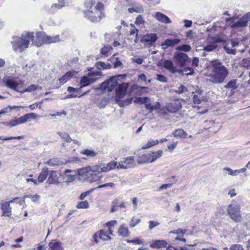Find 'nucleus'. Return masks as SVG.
Returning <instances> with one entry per match:
<instances>
[{
  "instance_id": "nucleus-1",
  "label": "nucleus",
  "mask_w": 250,
  "mask_h": 250,
  "mask_svg": "<svg viewBox=\"0 0 250 250\" xmlns=\"http://www.w3.org/2000/svg\"><path fill=\"white\" fill-rule=\"evenodd\" d=\"M212 74L209 76L208 80L214 83H222L228 75V69L217 60L211 62Z\"/></svg>"
},
{
  "instance_id": "nucleus-2",
  "label": "nucleus",
  "mask_w": 250,
  "mask_h": 250,
  "mask_svg": "<svg viewBox=\"0 0 250 250\" xmlns=\"http://www.w3.org/2000/svg\"><path fill=\"white\" fill-rule=\"evenodd\" d=\"M33 40V32L23 33L21 38L14 37L11 41L13 48L16 51L21 52L28 47L30 41Z\"/></svg>"
},
{
  "instance_id": "nucleus-3",
  "label": "nucleus",
  "mask_w": 250,
  "mask_h": 250,
  "mask_svg": "<svg viewBox=\"0 0 250 250\" xmlns=\"http://www.w3.org/2000/svg\"><path fill=\"white\" fill-rule=\"evenodd\" d=\"M104 5L100 2L97 3L94 8L84 11V16L92 22H98L104 16L103 13Z\"/></svg>"
},
{
  "instance_id": "nucleus-4",
  "label": "nucleus",
  "mask_w": 250,
  "mask_h": 250,
  "mask_svg": "<svg viewBox=\"0 0 250 250\" xmlns=\"http://www.w3.org/2000/svg\"><path fill=\"white\" fill-rule=\"evenodd\" d=\"M240 208V206L235 202H231L227 207V212L228 215L235 223H239L242 221Z\"/></svg>"
},
{
  "instance_id": "nucleus-5",
  "label": "nucleus",
  "mask_w": 250,
  "mask_h": 250,
  "mask_svg": "<svg viewBox=\"0 0 250 250\" xmlns=\"http://www.w3.org/2000/svg\"><path fill=\"white\" fill-rule=\"evenodd\" d=\"M37 117V114L34 113H27L18 118L12 119L9 122H4L2 124L5 125L13 127L18 125L25 123L29 119H34Z\"/></svg>"
},
{
  "instance_id": "nucleus-6",
  "label": "nucleus",
  "mask_w": 250,
  "mask_h": 250,
  "mask_svg": "<svg viewBox=\"0 0 250 250\" xmlns=\"http://www.w3.org/2000/svg\"><path fill=\"white\" fill-rule=\"evenodd\" d=\"M78 173L80 175L83 176L85 180L92 183L101 180L102 178V176L95 172H90V170H85L83 171V168L78 170Z\"/></svg>"
},
{
  "instance_id": "nucleus-7",
  "label": "nucleus",
  "mask_w": 250,
  "mask_h": 250,
  "mask_svg": "<svg viewBox=\"0 0 250 250\" xmlns=\"http://www.w3.org/2000/svg\"><path fill=\"white\" fill-rule=\"evenodd\" d=\"M118 83L116 77H112L109 79L103 82L98 89L104 91L106 89L111 92L117 85Z\"/></svg>"
},
{
  "instance_id": "nucleus-8",
  "label": "nucleus",
  "mask_w": 250,
  "mask_h": 250,
  "mask_svg": "<svg viewBox=\"0 0 250 250\" xmlns=\"http://www.w3.org/2000/svg\"><path fill=\"white\" fill-rule=\"evenodd\" d=\"M100 75L99 72H92L89 73L87 77L83 76L81 80V85L80 88L89 85L90 83H94L97 80L96 77Z\"/></svg>"
},
{
  "instance_id": "nucleus-9",
  "label": "nucleus",
  "mask_w": 250,
  "mask_h": 250,
  "mask_svg": "<svg viewBox=\"0 0 250 250\" xmlns=\"http://www.w3.org/2000/svg\"><path fill=\"white\" fill-rule=\"evenodd\" d=\"M173 58L175 60L176 63L181 67L186 65L187 62L189 60L188 55L181 52H175Z\"/></svg>"
},
{
  "instance_id": "nucleus-10",
  "label": "nucleus",
  "mask_w": 250,
  "mask_h": 250,
  "mask_svg": "<svg viewBox=\"0 0 250 250\" xmlns=\"http://www.w3.org/2000/svg\"><path fill=\"white\" fill-rule=\"evenodd\" d=\"M16 200H20V198L16 197L9 202L1 201L0 202V208L2 211L3 216L10 217L11 215V208L10 204L15 203Z\"/></svg>"
},
{
  "instance_id": "nucleus-11",
  "label": "nucleus",
  "mask_w": 250,
  "mask_h": 250,
  "mask_svg": "<svg viewBox=\"0 0 250 250\" xmlns=\"http://www.w3.org/2000/svg\"><path fill=\"white\" fill-rule=\"evenodd\" d=\"M2 82L8 88L21 92V90L20 89V87H19V85L21 83L14 81L12 78H11L10 77L5 76L3 77Z\"/></svg>"
},
{
  "instance_id": "nucleus-12",
  "label": "nucleus",
  "mask_w": 250,
  "mask_h": 250,
  "mask_svg": "<svg viewBox=\"0 0 250 250\" xmlns=\"http://www.w3.org/2000/svg\"><path fill=\"white\" fill-rule=\"evenodd\" d=\"M135 165V160L133 156H130L124 158L123 160L119 162V166L117 168H128L134 167Z\"/></svg>"
},
{
  "instance_id": "nucleus-13",
  "label": "nucleus",
  "mask_w": 250,
  "mask_h": 250,
  "mask_svg": "<svg viewBox=\"0 0 250 250\" xmlns=\"http://www.w3.org/2000/svg\"><path fill=\"white\" fill-rule=\"evenodd\" d=\"M48 175L49 177L47 180V183L57 185L60 183L59 180L61 176L60 173L58 172L57 171L51 170L49 172Z\"/></svg>"
},
{
  "instance_id": "nucleus-14",
  "label": "nucleus",
  "mask_w": 250,
  "mask_h": 250,
  "mask_svg": "<svg viewBox=\"0 0 250 250\" xmlns=\"http://www.w3.org/2000/svg\"><path fill=\"white\" fill-rule=\"evenodd\" d=\"M128 87L127 83H124L119 85L118 88L116 90V95L115 99L116 101H119L126 94V91Z\"/></svg>"
},
{
  "instance_id": "nucleus-15",
  "label": "nucleus",
  "mask_w": 250,
  "mask_h": 250,
  "mask_svg": "<svg viewBox=\"0 0 250 250\" xmlns=\"http://www.w3.org/2000/svg\"><path fill=\"white\" fill-rule=\"evenodd\" d=\"M47 35L44 32H39L36 33V41L34 44L38 47H40L44 44H46Z\"/></svg>"
},
{
  "instance_id": "nucleus-16",
  "label": "nucleus",
  "mask_w": 250,
  "mask_h": 250,
  "mask_svg": "<svg viewBox=\"0 0 250 250\" xmlns=\"http://www.w3.org/2000/svg\"><path fill=\"white\" fill-rule=\"evenodd\" d=\"M181 107V104L178 100H175L166 106L167 110L171 113L176 112Z\"/></svg>"
},
{
  "instance_id": "nucleus-17",
  "label": "nucleus",
  "mask_w": 250,
  "mask_h": 250,
  "mask_svg": "<svg viewBox=\"0 0 250 250\" xmlns=\"http://www.w3.org/2000/svg\"><path fill=\"white\" fill-rule=\"evenodd\" d=\"M181 40L179 39H168L162 42L161 45L164 50H166L169 47H173L175 44L180 42Z\"/></svg>"
},
{
  "instance_id": "nucleus-18",
  "label": "nucleus",
  "mask_w": 250,
  "mask_h": 250,
  "mask_svg": "<svg viewBox=\"0 0 250 250\" xmlns=\"http://www.w3.org/2000/svg\"><path fill=\"white\" fill-rule=\"evenodd\" d=\"M158 37L156 34H147L144 35L142 39V41L144 42H147L149 45H152L157 40Z\"/></svg>"
},
{
  "instance_id": "nucleus-19",
  "label": "nucleus",
  "mask_w": 250,
  "mask_h": 250,
  "mask_svg": "<svg viewBox=\"0 0 250 250\" xmlns=\"http://www.w3.org/2000/svg\"><path fill=\"white\" fill-rule=\"evenodd\" d=\"M103 164H99L92 167H87L83 168V171L85 170H90V172H95L100 175L101 172H104L103 171Z\"/></svg>"
},
{
  "instance_id": "nucleus-20",
  "label": "nucleus",
  "mask_w": 250,
  "mask_h": 250,
  "mask_svg": "<svg viewBox=\"0 0 250 250\" xmlns=\"http://www.w3.org/2000/svg\"><path fill=\"white\" fill-rule=\"evenodd\" d=\"M154 17L159 22L164 23H170L171 22L169 18L162 12H156Z\"/></svg>"
},
{
  "instance_id": "nucleus-21",
  "label": "nucleus",
  "mask_w": 250,
  "mask_h": 250,
  "mask_svg": "<svg viewBox=\"0 0 250 250\" xmlns=\"http://www.w3.org/2000/svg\"><path fill=\"white\" fill-rule=\"evenodd\" d=\"M119 166V162L116 161H111L110 162L106 164H103V171L104 172H107L109 170L115 169V168H117V167Z\"/></svg>"
},
{
  "instance_id": "nucleus-22",
  "label": "nucleus",
  "mask_w": 250,
  "mask_h": 250,
  "mask_svg": "<svg viewBox=\"0 0 250 250\" xmlns=\"http://www.w3.org/2000/svg\"><path fill=\"white\" fill-rule=\"evenodd\" d=\"M77 73L75 71L67 72L59 79L60 83L61 84L64 83L68 80H70L72 77L76 75Z\"/></svg>"
},
{
  "instance_id": "nucleus-23",
  "label": "nucleus",
  "mask_w": 250,
  "mask_h": 250,
  "mask_svg": "<svg viewBox=\"0 0 250 250\" xmlns=\"http://www.w3.org/2000/svg\"><path fill=\"white\" fill-rule=\"evenodd\" d=\"M163 67L172 73L177 72L176 67L174 66L173 63L170 60H165L163 63Z\"/></svg>"
},
{
  "instance_id": "nucleus-24",
  "label": "nucleus",
  "mask_w": 250,
  "mask_h": 250,
  "mask_svg": "<svg viewBox=\"0 0 250 250\" xmlns=\"http://www.w3.org/2000/svg\"><path fill=\"white\" fill-rule=\"evenodd\" d=\"M48 168L46 167H43L41 172L39 174L38 178V182L39 183H42L47 178L48 175Z\"/></svg>"
},
{
  "instance_id": "nucleus-25",
  "label": "nucleus",
  "mask_w": 250,
  "mask_h": 250,
  "mask_svg": "<svg viewBox=\"0 0 250 250\" xmlns=\"http://www.w3.org/2000/svg\"><path fill=\"white\" fill-rule=\"evenodd\" d=\"M150 154L149 153L144 154L138 157L137 162L139 164H144L146 163H151Z\"/></svg>"
},
{
  "instance_id": "nucleus-26",
  "label": "nucleus",
  "mask_w": 250,
  "mask_h": 250,
  "mask_svg": "<svg viewBox=\"0 0 250 250\" xmlns=\"http://www.w3.org/2000/svg\"><path fill=\"white\" fill-rule=\"evenodd\" d=\"M125 226V224L122 225L118 231V235L123 237H127L129 235V231L128 228Z\"/></svg>"
},
{
  "instance_id": "nucleus-27",
  "label": "nucleus",
  "mask_w": 250,
  "mask_h": 250,
  "mask_svg": "<svg viewBox=\"0 0 250 250\" xmlns=\"http://www.w3.org/2000/svg\"><path fill=\"white\" fill-rule=\"evenodd\" d=\"M172 134L177 138H185L188 134L183 129H177L174 130Z\"/></svg>"
},
{
  "instance_id": "nucleus-28",
  "label": "nucleus",
  "mask_w": 250,
  "mask_h": 250,
  "mask_svg": "<svg viewBox=\"0 0 250 250\" xmlns=\"http://www.w3.org/2000/svg\"><path fill=\"white\" fill-rule=\"evenodd\" d=\"M50 250H62L61 243L57 240H53L49 244Z\"/></svg>"
},
{
  "instance_id": "nucleus-29",
  "label": "nucleus",
  "mask_w": 250,
  "mask_h": 250,
  "mask_svg": "<svg viewBox=\"0 0 250 250\" xmlns=\"http://www.w3.org/2000/svg\"><path fill=\"white\" fill-rule=\"evenodd\" d=\"M167 243L165 240H156L151 244H150V247L151 248H164L167 246Z\"/></svg>"
},
{
  "instance_id": "nucleus-30",
  "label": "nucleus",
  "mask_w": 250,
  "mask_h": 250,
  "mask_svg": "<svg viewBox=\"0 0 250 250\" xmlns=\"http://www.w3.org/2000/svg\"><path fill=\"white\" fill-rule=\"evenodd\" d=\"M45 164L50 166H56L61 165L62 164V163L58 158H53L47 161L46 162H45Z\"/></svg>"
},
{
  "instance_id": "nucleus-31",
  "label": "nucleus",
  "mask_w": 250,
  "mask_h": 250,
  "mask_svg": "<svg viewBox=\"0 0 250 250\" xmlns=\"http://www.w3.org/2000/svg\"><path fill=\"white\" fill-rule=\"evenodd\" d=\"M202 92V91H196V93L198 94H196L194 93H193L194 94L192 98L193 102L195 104H198L201 103L202 100H203L202 97L201 96Z\"/></svg>"
},
{
  "instance_id": "nucleus-32",
  "label": "nucleus",
  "mask_w": 250,
  "mask_h": 250,
  "mask_svg": "<svg viewBox=\"0 0 250 250\" xmlns=\"http://www.w3.org/2000/svg\"><path fill=\"white\" fill-rule=\"evenodd\" d=\"M248 25V23L247 21H245L242 18L239 21H237L236 22H234L232 25V28H236V27H246Z\"/></svg>"
},
{
  "instance_id": "nucleus-33",
  "label": "nucleus",
  "mask_w": 250,
  "mask_h": 250,
  "mask_svg": "<svg viewBox=\"0 0 250 250\" xmlns=\"http://www.w3.org/2000/svg\"><path fill=\"white\" fill-rule=\"evenodd\" d=\"M149 154L151 155L150 160L151 162H153L155 160H156L158 158H160L162 156L163 154V151L161 150H159L155 152L149 153Z\"/></svg>"
},
{
  "instance_id": "nucleus-34",
  "label": "nucleus",
  "mask_w": 250,
  "mask_h": 250,
  "mask_svg": "<svg viewBox=\"0 0 250 250\" xmlns=\"http://www.w3.org/2000/svg\"><path fill=\"white\" fill-rule=\"evenodd\" d=\"M96 66L99 69H108L111 68V65L109 63L98 62L96 63Z\"/></svg>"
},
{
  "instance_id": "nucleus-35",
  "label": "nucleus",
  "mask_w": 250,
  "mask_h": 250,
  "mask_svg": "<svg viewBox=\"0 0 250 250\" xmlns=\"http://www.w3.org/2000/svg\"><path fill=\"white\" fill-rule=\"evenodd\" d=\"M57 134L59 135L62 139L65 140L67 143H70L72 139L70 135L66 132H58Z\"/></svg>"
},
{
  "instance_id": "nucleus-36",
  "label": "nucleus",
  "mask_w": 250,
  "mask_h": 250,
  "mask_svg": "<svg viewBox=\"0 0 250 250\" xmlns=\"http://www.w3.org/2000/svg\"><path fill=\"white\" fill-rule=\"evenodd\" d=\"M46 44H49L51 43H56L60 42V36L56 35L55 36H47Z\"/></svg>"
},
{
  "instance_id": "nucleus-37",
  "label": "nucleus",
  "mask_w": 250,
  "mask_h": 250,
  "mask_svg": "<svg viewBox=\"0 0 250 250\" xmlns=\"http://www.w3.org/2000/svg\"><path fill=\"white\" fill-rule=\"evenodd\" d=\"M159 141L158 140H156L155 141L150 140L147 142L146 145L143 146L142 147V149H146L147 148H149L151 146L156 145L159 143Z\"/></svg>"
},
{
  "instance_id": "nucleus-38",
  "label": "nucleus",
  "mask_w": 250,
  "mask_h": 250,
  "mask_svg": "<svg viewBox=\"0 0 250 250\" xmlns=\"http://www.w3.org/2000/svg\"><path fill=\"white\" fill-rule=\"evenodd\" d=\"M82 154L85 155L87 156L95 157L97 155V153L94 150L90 149H85L82 150L81 152Z\"/></svg>"
},
{
  "instance_id": "nucleus-39",
  "label": "nucleus",
  "mask_w": 250,
  "mask_h": 250,
  "mask_svg": "<svg viewBox=\"0 0 250 250\" xmlns=\"http://www.w3.org/2000/svg\"><path fill=\"white\" fill-rule=\"evenodd\" d=\"M67 2V0H58V4H53L51 8L52 9H59L61 8L65 5V3Z\"/></svg>"
},
{
  "instance_id": "nucleus-40",
  "label": "nucleus",
  "mask_w": 250,
  "mask_h": 250,
  "mask_svg": "<svg viewBox=\"0 0 250 250\" xmlns=\"http://www.w3.org/2000/svg\"><path fill=\"white\" fill-rule=\"evenodd\" d=\"M99 239L104 241L108 240L111 239L109 235L107 234V232H104L103 230H100L99 232Z\"/></svg>"
},
{
  "instance_id": "nucleus-41",
  "label": "nucleus",
  "mask_w": 250,
  "mask_h": 250,
  "mask_svg": "<svg viewBox=\"0 0 250 250\" xmlns=\"http://www.w3.org/2000/svg\"><path fill=\"white\" fill-rule=\"evenodd\" d=\"M24 138V136H16V137H5L4 136H0V140L2 141H8L11 140H21L23 139Z\"/></svg>"
},
{
  "instance_id": "nucleus-42",
  "label": "nucleus",
  "mask_w": 250,
  "mask_h": 250,
  "mask_svg": "<svg viewBox=\"0 0 250 250\" xmlns=\"http://www.w3.org/2000/svg\"><path fill=\"white\" fill-rule=\"evenodd\" d=\"M128 11L130 13H132L134 12L137 13H142L144 11V9L142 6H136L135 7L128 8Z\"/></svg>"
},
{
  "instance_id": "nucleus-43",
  "label": "nucleus",
  "mask_w": 250,
  "mask_h": 250,
  "mask_svg": "<svg viewBox=\"0 0 250 250\" xmlns=\"http://www.w3.org/2000/svg\"><path fill=\"white\" fill-rule=\"evenodd\" d=\"M191 46L189 45L184 44L176 48V50H182L185 52H188L191 50Z\"/></svg>"
},
{
  "instance_id": "nucleus-44",
  "label": "nucleus",
  "mask_w": 250,
  "mask_h": 250,
  "mask_svg": "<svg viewBox=\"0 0 250 250\" xmlns=\"http://www.w3.org/2000/svg\"><path fill=\"white\" fill-rule=\"evenodd\" d=\"M76 207L78 208H87L89 207V203L86 200L81 201L77 205Z\"/></svg>"
},
{
  "instance_id": "nucleus-45",
  "label": "nucleus",
  "mask_w": 250,
  "mask_h": 250,
  "mask_svg": "<svg viewBox=\"0 0 250 250\" xmlns=\"http://www.w3.org/2000/svg\"><path fill=\"white\" fill-rule=\"evenodd\" d=\"M177 94H182L188 91V89L186 86L183 84H181L177 89L173 90Z\"/></svg>"
},
{
  "instance_id": "nucleus-46",
  "label": "nucleus",
  "mask_w": 250,
  "mask_h": 250,
  "mask_svg": "<svg viewBox=\"0 0 250 250\" xmlns=\"http://www.w3.org/2000/svg\"><path fill=\"white\" fill-rule=\"evenodd\" d=\"M30 198L32 199V200L34 202H36V201H38L39 200V199L40 198V195H38V194H35V195H25L23 197V199H25V198Z\"/></svg>"
},
{
  "instance_id": "nucleus-47",
  "label": "nucleus",
  "mask_w": 250,
  "mask_h": 250,
  "mask_svg": "<svg viewBox=\"0 0 250 250\" xmlns=\"http://www.w3.org/2000/svg\"><path fill=\"white\" fill-rule=\"evenodd\" d=\"M224 170L228 171L229 172V175L231 176H237L239 174L238 170H232L229 167L224 168Z\"/></svg>"
},
{
  "instance_id": "nucleus-48",
  "label": "nucleus",
  "mask_w": 250,
  "mask_h": 250,
  "mask_svg": "<svg viewBox=\"0 0 250 250\" xmlns=\"http://www.w3.org/2000/svg\"><path fill=\"white\" fill-rule=\"evenodd\" d=\"M216 47L217 46L215 44H208L204 47L203 50L207 52H210L214 50Z\"/></svg>"
},
{
  "instance_id": "nucleus-49",
  "label": "nucleus",
  "mask_w": 250,
  "mask_h": 250,
  "mask_svg": "<svg viewBox=\"0 0 250 250\" xmlns=\"http://www.w3.org/2000/svg\"><path fill=\"white\" fill-rule=\"evenodd\" d=\"M236 83V80H232L228 82V83L225 85V88H233L235 87Z\"/></svg>"
},
{
  "instance_id": "nucleus-50",
  "label": "nucleus",
  "mask_w": 250,
  "mask_h": 250,
  "mask_svg": "<svg viewBox=\"0 0 250 250\" xmlns=\"http://www.w3.org/2000/svg\"><path fill=\"white\" fill-rule=\"evenodd\" d=\"M126 242L128 243H134V244H138V245H142L143 243V241L139 238H137L135 239L130 240H126Z\"/></svg>"
},
{
  "instance_id": "nucleus-51",
  "label": "nucleus",
  "mask_w": 250,
  "mask_h": 250,
  "mask_svg": "<svg viewBox=\"0 0 250 250\" xmlns=\"http://www.w3.org/2000/svg\"><path fill=\"white\" fill-rule=\"evenodd\" d=\"M37 86L34 84H32L30 86H29L28 88L24 89V90H21V93H24L25 92H31L33 91H34L36 89Z\"/></svg>"
},
{
  "instance_id": "nucleus-52",
  "label": "nucleus",
  "mask_w": 250,
  "mask_h": 250,
  "mask_svg": "<svg viewBox=\"0 0 250 250\" xmlns=\"http://www.w3.org/2000/svg\"><path fill=\"white\" fill-rule=\"evenodd\" d=\"M140 221L141 220L140 219H135L134 218H132L129 224L130 227H134L136 225L139 224Z\"/></svg>"
},
{
  "instance_id": "nucleus-53",
  "label": "nucleus",
  "mask_w": 250,
  "mask_h": 250,
  "mask_svg": "<svg viewBox=\"0 0 250 250\" xmlns=\"http://www.w3.org/2000/svg\"><path fill=\"white\" fill-rule=\"evenodd\" d=\"M187 230L186 229H177L176 230H172L170 231V233L172 234H181L182 235H184L186 232Z\"/></svg>"
},
{
  "instance_id": "nucleus-54",
  "label": "nucleus",
  "mask_w": 250,
  "mask_h": 250,
  "mask_svg": "<svg viewBox=\"0 0 250 250\" xmlns=\"http://www.w3.org/2000/svg\"><path fill=\"white\" fill-rule=\"evenodd\" d=\"M94 5V2L91 0H87L85 3L84 6L87 9L91 10L92 9V6Z\"/></svg>"
},
{
  "instance_id": "nucleus-55",
  "label": "nucleus",
  "mask_w": 250,
  "mask_h": 250,
  "mask_svg": "<svg viewBox=\"0 0 250 250\" xmlns=\"http://www.w3.org/2000/svg\"><path fill=\"white\" fill-rule=\"evenodd\" d=\"M112 49V47L110 46H104L102 48L101 53L103 55H106Z\"/></svg>"
},
{
  "instance_id": "nucleus-56",
  "label": "nucleus",
  "mask_w": 250,
  "mask_h": 250,
  "mask_svg": "<svg viewBox=\"0 0 250 250\" xmlns=\"http://www.w3.org/2000/svg\"><path fill=\"white\" fill-rule=\"evenodd\" d=\"M114 186H115V184L113 183H108L106 184L100 185L98 187L95 188L94 189H100L101 188H105V187H110L111 188H113V187H114Z\"/></svg>"
},
{
  "instance_id": "nucleus-57",
  "label": "nucleus",
  "mask_w": 250,
  "mask_h": 250,
  "mask_svg": "<svg viewBox=\"0 0 250 250\" xmlns=\"http://www.w3.org/2000/svg\"><path fill=\"white\" fill-rule=\"evenodd\" d=\"M145 22L144 20L141 15H138L136 18L135 23L137 25L142 24Z\"/></svg>"
},
{
  "instance_id": "nucleus-58",
  "label": "nucleus",
  "mask_w": 250,
  "mask_h": 250,
  "mask_svg": "<svg viewBox=\"0 0 250 250\" xmlns=\"http://www.w3.org/2000/svg\"><path fill=\"white\" fill-rule=\"evenodd\" d=\"M156 77H157L156 78V80H157L158 81H159L160 82H161L163 83H166L167 81V78L163 75L157 74Z\"/></svg>"
},
{
  "instance_id": "nucleus-59",
  "label": "nucleus",
  "mask_w": 250,
  "mask_h": 250,
  "mask_svg": "<svg viewBox=\"0 0 250 250\" xmlns=\"http://www.w3.org/2000/svg\"><path fill=\"white\" fill-rule=\"evenodd\" d=\"M160 223L156 221H150L149 222V229H152L158 226Z\"/></svg>"
},
{
  "instance_id": "nucleus-60",
  "label": "nucleus",
  "mask_w": 250,
  "mask_h": 250,
  "mask_svg": "<svg viewBox=\"0 0 250 250\" xmlns=\"http://www.w3.org/2000/svg\"><path fill=\"white\" fill-rule=\"evenodd\" d=\"M130 26L131 29L130 31V35H132L136 33V35L137 36L139 32L138 30L136 28L135 26L133 24H131Z\"/></svg>"
},
{
  "instance_id": "nucleus-61",
  "label": "nucleus",
  "mask_w": 250,
  "mask_h": 250,
  "mask_svg": "<svg viewBox=\"0 0 250 250\" xmlns=\"http://www.w3.org/2000/svg\"><path fill=\"white\" fill-rule=\"evenodd\" d=\"M94 190V188H92V189H90L89 190H88L87 191L82 193L80 196V199H81V200L84 199L86 196H87L89 193H91Z\"/></svg>"
},
{
  "instance_id": "nucleus-62",
  "label": "nucleus",
  "mask_w": 250,
  "mask_h": 250,
  "mask_svg": "<svg viewBox=\"0 0 250 250\" xmlns=\"http://www.w3.org/2000/svg\"><path fill=\"white\" fill-rule=\"evenodd\" d=\"M62 115H63V116H65L66 115V112L65 111L63 110L61 112H57L55 113L51 114V116L52 117L61 116Z\"/></svg>"
},
{
  "instance_id": "nucleus-63",
  "label": "nucleus",
  "mask_w": 250,
  "mask_h": 250,
  "mask_svg": "<svg viewBox=\"0 0 250 250\" xmlns=\"http://www.w3.org/2000/svg\"><path fill=\"white\" fill-rule=\"evenodd\" d=\"M229 250H243V248L240 245H232Z\"/></svg>"
},
{
  "instance_id": "nucleus-64",
  "label": "nucleus",
  "mask_w": 250,
  "mask_h": 250,
  "mask_svg": "<svg viewBox=\"0 0 250 250\" xmlns=\"http://www.w3.org/2000/svg\"><path fill=\"white\" fill-rule=\"evenodd\" d=\"M117 221L112 220L106 223V226L109 228V229H111V228L115 226L117 224Z\"/></svg>"
}]
</instances>
